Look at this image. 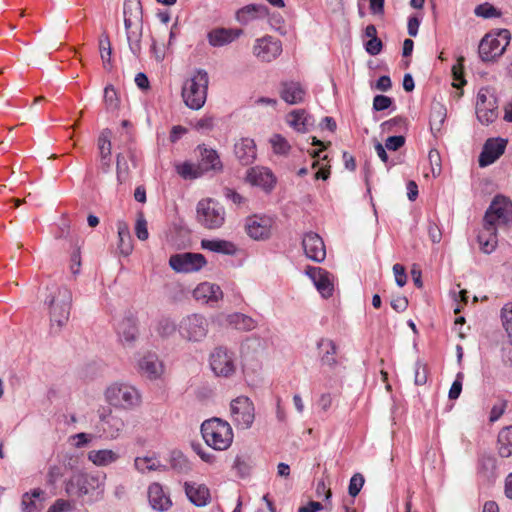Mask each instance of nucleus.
Here are the masks:
<instances>
[{
	"label": "nucleus",
	"mask_w": 512,
	"mask_h": 512,
	"mask_svg": "<svg viewBox=\"0 0 512 512\" xmlns=\"http://www.w3.org/2000/svg\"><path fill=\"white\" fill-rule=\"evenodd\" d=\"M44 304L47 306L51 331L58 332L69 320L72 293L66 286L52 284L47 287Z\"/></svg>",
	"instance_id": "obj_1"
},
{
	"label": "nucleus",
	"mask_w": 512,
	"mask_h": 512,
	"mask_svg": "<svg viewBox=\"0 0 512 512\" xmlns=\"http://www.w3.org/2000/svg\"><path fill=\"white\" fill-rule=\"evenodd\" d=\"M209 77L203 70H197L188 78L182 87V98L187 107L193 110L201 109L207 99Z\"/></svg>",
	"instance_id": "obj_2"
},
{
	"label": "nucleus",
	"mask_w": 512,
	"mask_h": 512,
	"mask_svg": "<svg viewBox=\"0 0 512 512\" xmlns=\"http://www.w3.org/2000/svg\"><path fill=\"white\" fill-rule=\"evenodd\" d=\"M201 433L206 444L215 450H226L233 442V431L230 424L220 418L204 421L201 425Z\"/></svg>",
	"instance_id": "obj_3"
},
{
	"label": "nucleus",
	"mask_w": 512,
	"mask_h": 512,
	"mask_svg": "<svg viewBox=\"0 0 512 512\" xmlns=\"http://www.w3.org/2000/svg\"><path fill=\"white\" fill-rule=\"evenodd\" d=\"M104 396L111 406L123 410H133L142 402L141 394L134 386L121 382L109 385Z\"/></svg>",
	"instance_id": "obj_4"
},
{
	"label": "nucleus",
	"mask_w": 512,
	"mask_h": 512,
	"mask_svg": "<svg viewBox=\"0 0 512 512\" xmlns=\"http://www.w3.org/2000/svg\"><path fill=\"white\" fill-rule=\"evenodd\" d=\"M197 221L206 229H218L225 222V209L216 200L212 198H205L198 202L197 208Z\"/></svg>",
	"instance_id": "obj_5"
},
{
	"label": "nucleus",
	"mask_w": 512,
	"mask_h": 512,
	"mask_svg": "<svg viewBox=\"0 0 512 512\" xmlns=\"http://www.w3.org/2000/svg\"><path fill=\"white\" fill-rule=\"evenodd\" d=\"M209 364L218 377L230 378L237 371V358L234 352L226 347H216L209 356Z\"/></svg>",
	"instance_id": "obj_6"
},
{
	"label": "nucleus",
	"mask_w": 512,
	"mask_h": 512,
	"mask_svg": "<svg viewBox=\"0 0 512 512\" xmlns=\"http://www.w3.org/2000/svg\"><path fill=\"white\" fill-rule=\"evenodd\" d=\"M511 34L509 30L502 29L497 36L486 35L479 44V56L485 61H492L501 56L510 43Z\"/></svg>",
	"instance_id": "obj_7"
},
{
	"label": "nucleus",
	"mask_w": 512,
	"mask_h": 512,
	"mask_svg": "<svg viewBox=\"0 0 512 512\" xmlns=\"http://www.w3.org/2000/svg\"><path fill=\"white\" fill-rule=\"evenodd\" d=\"M231 419L237 429H249L255 420V407L247 396H239L231 401Z\"/></svg>",
	"instance_id": "obj_8"
},
{
	"label": "nucleus",
	"mask_w": 512,
	"mask_h": 512,
	"mask_svg": "<svg viewBox=\"0 0 512 512\" xmlns=\"http://www.w3.org/2000/svg\"><path fill=\"white\" fill-rule=\"evenodd\" d=\"M476 116L483 125H489L498 118V100L488 88H481L477 94Z\"/></svg>",
	"instance_id": "obj_9"
},
{
	"label": "nucleus",
	"mask_w": 512,
	"mask_h": 512,
	"mask_svg": "<svg viewBox=\"0 0 512 512\" xmlns=\"http://www.w3.org/2000/svg\"><path fill=\"white\" fill-rule=\"evenodd\" d=\"M180 335L192 342L203 340L208 333V321L200 314H192L183 318L179 325Z\"/></svg>",
	"instance_id": "obj_10"
},
{
	"label": "nucleus",
	"mask_w": 512,
	"mask_h": 512,
	"mask_svg": "<svg viewBox=\"0 0 512 512\" xmlns=\"http://www.w3.org/2000/svg\"><path fill=\"white\" fill-rule=\"evenodd\" d=\"M512 213L511 201L502 196H496L490 204L484 216V222L489 225L498 226L507 224Z\"/></svg>",
	"instance_id": "obj_11"
},
{
	"label": "nucleus",
	"mask_w": 512,
	"mask_h": 512,
	"mask_svg": "<svg viewBox=\"0 0 512 512\" xmlns=\"http://www.w3.org/2000/svg\"><path fill=\"white\" fill-rule=\"evenodd\" d=\"M101 480L98 476L89 473H76L66 483V492L69 495L82 497L101 486Z\"/></svg>",
	"instance_id": "obj_12"
},
{
	"label": "nucleus",
	"mask_w": 512,
	"mask_h": 512,
	"mask_svg": "<svg viewBox=\"0 0 512 512\" xmlns=\"http://www.w3.org/2000/svg\"><path fill=\"white\" fill-rule=\"evenodd\" d=\"M205 257L200 253L174 254L169 259L171 268L179 273H191L199 271L206 265Z\"/></svg>",
	"instance_id": "obj_13"
},
{
	"label": "nucleus",
	"mask_w": 512,
	"mask_h": 512,
	"mask_svg": "<svg viewBox=\"0 0 512 512\" xmlns=\"http://www.w3.org/2000/svg\"><path fill=\"white\" fill-rule=\"evenodd\" d=\"M282 52V43L273 36L266 35L256 39L253 54L263 62H271Z\"/></svg>",
	"instance_id": "obj_14"
},
{
	"label": "nucleus",
	"mask_w": 512,
	"mask_h": 512,
	"mask_svg": "<svg viewBox=\"0 0 512 512\" xmlns=\"http://www.w3.org/2000/svg\"><path fill=\"white\" fill-rule=\"evenodd\" d=\"M507 141L502 138H489L486 140L479 155V166L486 167L493 164L505 152Z\"/></svg>",
	"instance_id": "obj_15"
},
{
	"label": "nucleus",
	"mask_w": 512,
	"mask_h": 512,
	"mask_svg": "<svg viewBox=\"0 0 512 512\" xmlns=\"http://www.w3.org/2000/svg\"><path fill=\"white\" fill-rule=\"evenodd\" d=\"M272 228V219L266 216H251L246 219L245 230L254 240L269 238Z\"/></svg>",
	"instance_id": "obj_16"
},
{
	"label": "nucleus",
	"mask_w": 512,
	"mask_h": 512,
	"mask_svg": "<svg viewBox=\"0 0 512 512\" xmlns=\"http://www.w3.org/2000/svg\"><path fill=\"white\" fill-rule=\"evenodd\" d=\"M305 255L315 262H322L326 257L325 244L322 238L314 233H306L302 240Z\"/></svg>",
	"instance_id": "obj_17"
},
{
	"label": "nucleus",
	"mask_w": 512,
	"mask_h": 512,
	"mask_svg": "<svg viewBox=\"0 0 512 512\" xmlns=\"http://www.w3.org/2000/svg\"><path fill=\"white\" fill-rule=\"evenodd\" d=\"M306 274L313 281L316 289L324 298L333 295L334 285L330 279V274L320 267H309Z\"/></svg>",
	"instance_id": "obj_18"
},
{
	"label": "nucleus",
	"mask_w": 512,
	"mask_h": 512,
	"mask_svg": "<svg viewBox=\"0 0 512 512\" xmlns=\"http://www.w3.org/2000/svg\"><path fill=\"white\" fill-rule=\"evenodd\" d=\"M117 335L125 347H131L138 337L137 318L132 314L124 317L117 325Z\"/></svg>",
	"instance_id": "obj_19"
},
{
	"label": "nucleus",
	"mask_w": 512,
	"mask_h": 512,
	"mask_svg": "<svg viewBox=\"0 0 512 512\" xmlns=\"http://www.w3.org/2000/svg\"><path fill=\"white\" fill-rule=\"evenodd\" d=\"M246 179L251 185L261 187L265 191L272 190L276 183L273 173L265 167L250 168Z\"/></svg>",
	"instance_id": "obj_20"
},
{
	"label": "nucleus",
	"mask_w": 512,
	"mask_h": 512,
	"mask_svg": "<svg viewBox=\"0 0 512 512\" xmlns=\"http://www.w3.org/2000/svg\"><path fill=\"white\" fill-rule=\"evenodd\" d=\"M197 149L200 156L198 169H200L201 173L207 171H222L223 165L216 150L204 144L199 145Z\"/></svg>",
	"instance_id": "obj_21"
},
{
	"label": "nucleus",
	"mask_w": 512,
	"mask_h": 512,
	"mask_svg": "<svg viewBox=\"0 0 512 512\" xmlns=\"http://www.w3.org/2000/svg\"><path fill=\"white\" fill-rule=\"evenodd\" d=\"M193 296L197 301L214 306L223 298V291L217 284L203 282L194 289Z\"/></svg>",
	"instance_id": "obj_22"
},
{
	"label": "nucleus",
	"mask_w": 512,
	"mask_h": 512,
	"mask_svg": "<svg viewBox=\"0 0 512 512\" xmlns=\"http://www.w3.org/2000/svg\"><path fill=\"white\" fill-rule=\"evenodd\" d=\"M184 489L190 502L197 507H204L211 501L210 490L205 484L185 482Z\"/></svg>",
	"instance_id": "obj_23"
},
{
	"label": "nucleus",
	"mask_w": 512,
	"mask_h": 512,
	"mask_svg": "<svg viewBox=\"0 0 512 512\" xmlns=\"http://www.w3.org/2000/svg\"><path fill=\"white\" fill-rule=\"evenodd\" d=\"M148 499L151 507L157 511H166L172 505L170 497L164 492L159 483H152L149 486Z\"/></svg>",
	"instance_id": "obj_24"
},
{
	"label": "nucleus",
	"mask_w": 512,
	"mask_h": 512,
	"mask_svg": "<svg viewBox=\"0 0 512 512\" xmlns=\"http://www.w3.org/2000/svg\"><path fill=\"white\" fill-rule=\"evenodd\" d=\"M477 238L481 251L486 254L492 253L498 244L497 227L484 222Z\"/></svg>",
	"instance_id": "obj_25"
},
{
	"label": "nucleus",
	"mask_w": 512,
	"mask_h": 512,
	"mask_svg": "<svg viewBox=\"0 0 512 512\" xmlns=\"http://www.w3.org/2000/svg\"><path fill=\"white\" fill-rule=\"evenodd\" d=\"M100 421L103 432L112 439L117 438L125 426L123 419L111 410L107 414H100Z\"/></svg>",
	"instance_id": "obj_26"
},
{
	"label": "nucleus",
	"mask_w": 512,
	"mask_h": 512,
	"mask_svg": "<svg viewBox=\"0 0 512 512\" xmlns=\"http://www.w3.org/2000/svg\"><path fill=\"white\" fill-rule=\"evenodd\" d=\"M124 26H140L142 23V5L139 0H125L123 6Z\"/></svg>",
	"instance_id": "obj_27"
},
{
	"label": "nucleus",
	"mask_w": 512,
	"mask_h": 512,
	"mask_svg": "<svg viewBox=\"0 0 512 512\" xmlns=\"http://www.w3.org/2000/svg\"><path fill=\"white\" fill-rule=\"evenodd\" d=\"M234 152L242 165L253 163L256 158V146L253 139L243 138L234 146Z\"/></svg>",
	"instance_id": "obj_28"
},
{
	"label": "nucleus",
	"mask_w": 512,
	"mask_h": 512,
	"mask_svg": "<svg viewBox=\"0 0 512 512\" xmlns=\"http://www.w3.org/2000/svg\"><path fill=\"white\" fill-rule=\"evenodd\" d=\"M139 371L147 378L157 379L163 373V365L155 354H147L139 361Z\"/></svg>",
	"instance_id": "obj_29"
},
{
	"label": "nucleus",
	"mask_w": 512,
	"mask_h": 512,
	"mask_svg": "<svg viewBox=\"0 0 512 512\" xmlns=\"http://www.w3.org/2000/svg\"><path fill=\"white\" fill-rule=\"evenodd\" d=\"M317 348L319 350L320 361L323 365L334 367L337 365V345L331 339L321 338L317 342Z\"/></svg>",
	"instance_id": "obj_30"
},
{
	"label": "nucleus",
	"mask_w": 512,
	"mask_h": 512,
	"mask_svg": "<svg viewBox=\"0 0 512 512\" xmlns=\"http://www.w3.org/2000/svg\"><path fill=\"white\" fill-rule=\"evenodd\" d=\"M305 90L297 82H285L280 91L281 98L288 104H298L304 100Z\"/></svg>",
	"instance_id": "obj_31"
},
{
	"label": "nucleus",
	"mask_w": 512,
	"mask_h": 512,
	"mask_svg": "<svg viewBox=\"0 0 512 512\" xmlns=\"http://www.w3.org/2000/svg\"><path fill=\"white\" fill-rule=\"evenodd\" d=\"M240 33V30L217 28L210 31L207 37L210 45L220 47L231 43L240 35Z\"/></svg>",
	"instance_id": "obj_32"
},
{
	"label": "nucleus",
	"mask_w": 512,
	"mask_h": 512,
	"mask_svg": "<svg viewBox=\"0 0 512 512\" xmlns=\"http://www.w3.org/2000/svg\"><path fill=\"white\" fill-rule=\"evenodd\" d=\"M268 13V8L263 4H249L237 11L236 18L241 23H248L258 17H265Z\"/></svg>",
	"instance_id": "obj_33"
},
{
	"label": "nucleus",
	"mask_w": 512,
	"mask_h": 512,
	"mask_svg": "<svg viewBox=\"0 0 512 512\" xmlns=\"http://www.w3.org/2000/svg\"><path fill=\"white\" fill-rule=\"evenodd\" d=\"M201 247L203 249L224 254V255H235L238 251L236 245L227 240L215 239V240H202Z\"/></svg>",
	"instance_id": "obj_34"
},
{
	"label": "nucleus",
	"mask_w": 512,
	"mask_h": 512,
	"mask_svg": "<svg viewBox=\"0 0 512 512\" xmlns=\"http://www.w3.org/2000/svg\"><path fill=\"white\" fill-rule=\"evenodd\" d=\"M87 457L94 465L102 467L116 462L119 454L110 449H101L89 451Z\"/></svg>",
	"instance_id": "obj_35"
},
{
	"label": "nucleus",
	"mask_w": 512,
	"mask_h": 512,
	"mask_svg": "<svg viewBox=\"0 0 512 512\" xmlns=\"http://www.w3.org/2000/svg\"><path fill=\"white\" fill-rule=\"evenodd\" d=\"M129 49L135 57H139L142 51L141 39L143 24L125 28Z\"/></svg>",
	"instance_id": "obj_36"
},
{
	"label": "nucleus",
	"mask_w": 512,
	"mask_h": 512,
	"mask_svg": "<svg viewBox=\"0 0 512 512\" xmlns=\"http://www.w3.org/2000/svg\"><path fill=\"white\" fill-rule=\"evenodd\" d=\"M117 230H118V248L120 250V253L128 256L132 250V238L129 231V227L125 222H118L117 224Z\"/></svg>",
	"instance_id": "obj_37"
},
{
	"label": "nucleus",
	"mask_w": 512,
	"mask_h": 512,
	"mask_svg": "<svg viewBox=\"0 0 512 512\" xmlns=\"http://www.w3.org/2000/svg\"><path fill=\"white\" fill-rule=\"evenodd\" d=\"M498 453L508 458L512 455V426L503 428L498 434Z\"/></svg>",
	"instance_id": "obj_38"
},
{
	"label": "nucleus",
	"mask_w": 512,
	"mask_h": 512,
	"mask_svg": "<svg viewBox=\"0 0 512 512\" xmlns=\"http://www.w3.org/2000/svg\"><path fill=\"white\" fill-rule=\"evenodd\" d=\"M111 131L109 129H104L98 137V149L100 154V159L104 165H109L110 157H111Z\"/></svg>",
	"instance_id": "obj_39"
},
{
	"label": "nucleus",
	"mask_w": 512,
	"mask_h": 512,
	"mask_svg": "<svg viewBox=\"0 0 512 512\" xmlns=\"http://www.w3.org/2000/svg\"><path fill=\"white\" fill-rule=\"evenodd\" d=\"M134 466L141 473L150 471H162L166 469V466L162 465L161 462L154 456L137 457L134 460Z\"/></svg>",
	"instance_id": "obj_40"
},
{
	"label": "nucleus",
	"mask_w": 512,
	"mask_h": 512,
	"mask_svg": "<svg viewBox=\"0 0 512 512\" xmlns=\"http://www.w3.org/2000/svg\"><path fill=\"white\" fill-rule=\"evenodd\" d=\"M227 322L237 330L251 331L256 327V321L242 313H233L227 317Z\"/></svg>",
	"instance_id": "obj_41"
},
{
	"label": "nucleus",
	"mask_w": 512,
	"mask_h": 512,
	"mask_svg": "<svg viewBox=\"0 0 512 512\" xmlns=\"http://www.w3.org/2000/svg\"><path fill=\"white\" fill-rule=\"evenodd\" d=\"M446 118V108L441 104L433 105L430 113V128L433 133L439 132Z\"/></svg>",
	"instance_id": "obj_42"
},
{
	"label": "nucleus",
	"mask_w": 512,
	"mask_h": 512,
	"mask_svg": "<svg viewBox=\"0 0 512 512\" xmlns=\"http://www.w3.org/2000/svg\"><path fill=\"white\" fill-rule=\"evenodd\" d=\"M252 468V459L247 453H240L235 457L233 469L237 475L244 478L250 474Z\"/></svg>",
	"instance_id": "obj_43"
},
{
	"label": "nucleus",
	"mask_w": 512,
	"mask_h": 512,
	"mask_svg": "<svg viewBox=\"0 0 512 512\" xmlns=\"http://www.w3.org/2000/svg\"><path fill=\"white\" fill-rule=\"evenodd\" d=\"M287 121L298 132H305L307 130L308 117L304 110L292 111L288 114Z\"/></svg>",
	"instance_id": "obj_44"
},
{
	"label": "nucleus",
	"mask_w": 512,
	"mask_h": 512,
	"mask_svg": "<svg viewBox=\"0 0 512 512\" xmlns=\"http://www.w3.org/2000/svg\"><path fill=\"white\" fill-rule=\"evenodd\" d=\"M43 492L40 489H34L31 494L25 493L22 496L21 506L23 512H36L39 510L35 498H38Z\"/></svg>",
	"instance_id": "obj_45"
},
{
	"label": "nucleus",
	"mask_w": 512,
	"mask_h": 512,
	"mask_svg": "<svg viewBox=\"0 0 512 512\" xmlns=\"http://www.w3.org/2000/svg\"><path fill=\"white\" fill-rule=\"evenodd\" d=\"M99 51L104 68H106L107 65H110L112 56L111 42L107 34L101 35L99 39Z\"/></svg>",
	"instance_id": "obj_46"
},
{
	"label": "nucleus",
	"mask_w": 512,
	"mask_h": 512,
	"mask_svg": "<svg viewBox=\"0 0 512 512\" xmlns=\"http://www.w3.org/2000/svg\"><path fill=\"white\" fill-rule=\"evenodd\" d=\"M104 103L108 111H115L119 108L120 100L112 85H108L104 89Z\"/></svg>",
	"instance_id": "obj_47"
},
{
	"label": "nucleus",
	"mask_w": 512,
	"mask_h": 512,
	"mask_svg": "<svg viewBox=\"0 0 512 512\" xmlns=\"http://www.w3.org/2000/svg\"><path fill=\"white\" fill-rule=\"evenodd\" d=\"M270 143L272 145L273 151L276 154L285 155L290 151V144L288 141L280 134H274L270 138Z\"/></svg>",
	"instance_id": "obj_48"
},
{
	"label": "nucleus",
	"mask_w": 512,
	"mask_h": 512,
	"mask_svg": "<svg viewBox=\"0 0 512 512\" xmlns=\"http://www.w3.org/2000/svg\"><path fill=\"white\" fill-rule=\"evenodd\" d=\"M452 75L455 81L458 83H454V87L461 88L463 85L466 84V81L464 79V57L460 56L457 59L456 64L452 67Z\"/></svg>",
	"instance_id": "obj_49"
},
{
	"label": "nucleus",
	"mask_w": 512,
	"mask_h": 512,
	"mask_svg": "<svg viewBox=\"0 0 512 512\" xmlns=\"http://www.w3.org/2000/svg\"><path fill=\"white\" fill-rule=\"evenodd\" d=\"M135 234L137 238L141 241H145L149 237V232L147 228V221L142 212L137 214V219L135 223Z\"/></svg>",
	"instance_id": "obj_50"
},
{
	"label": "nucleus",
	"mask_w": 512,
	"mask_h": 512,
	"mask_svg": "<svg viewBox=\"0 0 512 512\" xmlns=\"http://www.w3.org/2000/svg\"><path fill=\"white\" fill-rule=\"evenodd\" d=\"M501 318L503 326L508 333L510 341L512 343V302L507 303L501 310Z\"/></svg>",
	"instance_id": "obj_51"
},
{
	"label": "nucleus",
	"mask_w": 512,
	"mask_h": 512,
	"mask_svg": "<svg viewBox=\"0 0 512 512\" xmlns=\"http://www.w3.org/2000/svg\"><path fill=\"white\" fill-rule=\"evenodd\" d=\"M429 164L433 177H438L442 170L441 156L437 149H431L428 154Z\"/></svg>",
	"instance_id": "obj_52"
},
{
	"label": "nucleus",
	"mask_w": 512,
	"mask_h": 512,
	"mask_svg": "<svg viewBox=\"0 0 512 512\" xmlns=\"http://www.w3.org/2000/svg\"><path fill=\"white\" fill-rule=\"evenodd\" d=\"M480 470L485 475H492L497 467V460L494 456L483 455L479 461Z\"/></svg>",
	"instance_id": "obj_53"
},
{
	"label": "nucleus",
	"mask_w": 512,
	"mask_h": 512,
	"mask_svg": "<svg viewBox=\"0 0 512 512\" xmlns=\"http://www.w3.org/2000/svg\"><path fill=\"white\" fill-rule=\"evenodd\" d=\"M474 12L477 16L486 18V19L500 16V12H498L497 9L489 3H483V4L478 5L475 8Z\"/></svg>",
	"instance_id": "obj_54"
},
{
	"label": "nucleus",
	"mask_w": 512,
	"mask_h": 512,
	"mask_svg": "<svg viewBox=\"0 0 512 512\" xmlns=\"http://www.w3.org/2000/svg\"><path fill=\"white\" fill-rule=\"evenodd\" d=\"M364 477L360 473L354 474L349 482L348 492L349 495L352 497H356L359 492L361 491L363 485H364Z\"/></svg>",
	"instance_id": "obj_55"
},
{
	"label": "nucleus",
	"mask_w": 512,
	"mask_h": 512,
	"mask_svg": "<svg viewBox=\"0 0 512 512\" xmlns=\"http://www.w3.org/2000/svg\"><path fill=\"white\" fill-rule=\"evenodd\" d=\"M178 173L185 179H194L201 175L200 169L198 166L195 167L193 164L184 163L178 167Z\"/></svg>",
	"instance_id": "obj_56"
},
{
	"label": "nucleus",
	"mask_w": 512,
	"mask_h": 512,
	"mask_svg": "<svg viewBox=\"0 0 512 512\" xmlns=\"http://www.w3.org/2000/svg\"><path fill=\"white\" fill-rule=\"evenodd\" d=\"M463 380H464V374L462 372L457 373L456 378H455L454 382L452 383L450 390H449V394H448L449 399L455 400L460 396L461 391H462Z\"/></svg>",
	"instance_id": "obj_57"
},
{
	"label": "nucleus",
	"mask_w": 512,
	"mask_h": 512,
	"mask_svg": "<svg viewBox=\"0 0 512 512\" xmlns=\"http://www.w3.org/2000/svg\"><path fill=\"white\" fill-rule=\"evenodd\" d=\"M427 367L424 364L416 363L414 369V383L418 386L427 382Z\"/></svg>",
	"instance_id": "obj_58"
},
{
	"label": "nucleus",
	"mask_w": 512,
	"mask_h": 512,
	"mask_svg": "<svg viewBox=\"0 0 512 512\" xmlns=\"http://www.w3.org/2000/svg\"><path fill=\"white\" fill-rule=\"evenodd\" d=\"M176 330L175 324L169 319H162L159 321L157 331L163 337H168Z\"/></svg>",
	"instance_id": "obj_59"
},
{
	"label": "nucleus",
	"mask_w": 512,
	"mask_h": 512,
	"mask_svg": "<svg viewBox=\"0 0 512 512\" xmlns=\"http://www.w3.org/2000/svg\"><path fill=\"white\" fill-rule=\"evenodd\" d=\"M392 105V99L385 95H376L373 99V109L383 111Z\"/></svg>",
	"instance_id": "obj_60"
},
{
	"label": "nucleus",
	"mask_w": 512,
	"mask_h": 512,
	"mask_svg": "<svg viewBox=\"0 0 512 512\" xmlns=\"http://www.w3.org/2000/svg\"><path fill=\"white\" fill-rule=\"evenodd\" d=\"M405 144V137L398 136H390L385 141V147L391 151H397Z\"/></svg>",
	"instance_id": "obj_61"
},
{
	"label": "nucleus",
	"mask_w": 512,
	"mask_h": 512,
	"mask_svg": "<svg viewBox=\"0 0 512 512\" xmlns=\"http://www.w3.org/2000/svg\"><path fill=\"white\" fill-rule=\"evenodd\" d=\"M393 273L395 281L399 287H403L407 283V275L405 267L401 264H395L393 266Z\"/></svg>",
	"instance_id": "obj_62"
},
{
	"label": "nucleus",
	"mask_w": 512,
	"mask_h": 512,
	"mask_svg": "<svg viewBox=\"0 0 512 512\" xmlns=\"http://www.w3.org/2000/svg\"><path fill=\"white\" fill-rule=\"evenodd\" d=\"M63 476V468L59 465L50 466L47 473V482L55 484Z\"/></svg>",
	"instance_id": "obj_63"
},
{
	"label": "nucleus",
	"mask_w": 512,
	"mask_h": 512,
	"mask_svg": "<svg viewBox=\"0 0 512 512\" xmlns=\"http://www.w3.org/2000/svg\"><path fill=\"white\" fill-rule=\"evenodd\" d=\"M365 48L370 55H377L382 50V41L379 38L369 39Z\"/></svg>",
	"instance_id": "obj_64"
}]
</instances>
